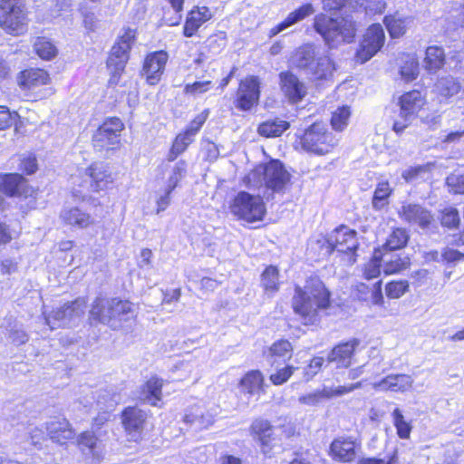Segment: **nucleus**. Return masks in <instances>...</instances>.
I'll list each match as a JSON object with an SVG mask.
<instances>
[{
  "mask_svg": "<svg viewBox=\"0 0 464 464\" xmlns=\"http://www.w3.org/2000/svg\"><path fill=\"white\" fill-rule=\"evenodd\" d=\"M329 306L330 292L319 278H309L304 287L295 286L292 307L304 324H314L319 319V312Z\"/></svg>",
  "mask_w": 464,
  "mask_h": 464,
  "instance_id": "f257e3e1",
  "label": "nucleus"
},
{
  "mask_svg": "<svg viewBox=\"0 0 464 464\" xmlns=\"http://www.w3.org/2000/svg\"><path fill=\"white\" fill-rule=\"evenodd\" d=\"M253 188H265L264 197L266 199L275 194L285 193L290 183L291 175L283 163L272 160L267 163L256 166L246 177Z\"/></svg>",
  "mask_w": 464,
  "mask_h": 464,
  "instance_id": "f03ea898",
  "label": "nucleus"
},
{
  "mask_svg": "<svg viewBox=\"0 0 464 464\" xmlns=\"http://www.w3.org/2000/svg\"><path fill=\"white\" fill-rule=\"evenodd\" d=\"M314 28L330 48L336 47L343 42L350 43L355 35L354 23L346 17L334 19L327 14H319L314 19Z\"/></svg>",
  "mask_w": 464,
  "mask_h": 464,
  "instance_id": "7ed1b4c3",
  "label": "nucleus"
},
{
  "mask_svg": "<svg viewBox=\"0 0 464 464\" xmlns=\"http://www.w3.org/2000/svg\"><path fill=\"white\" fill-rule=\"evenodd\" d=\"M302 148L310 153L324 155L329 153L338 143V139L322 122L309 126L300 136Z\"/></svg>",
  "mask_w": 464,
  "mask_h": 464,
  "instance_id": "20e7f679",
  "label": "nucleus"
},
{
  "mask_svg": "<svg viewBox=\"0 0 464 464\" xmlns=\"http://www.w3.org/2000/svg\"><path fill=\"white\" fill-rule=\"evenodd\" d=\"M26 24V8L23 0H0V26L6 33L22 34Z\"/></svg>",
  "mask_w": 464,
  "mask_h": 464,
  "instance_id": "39448f33",
  "label": "nucleus"
},
{
  "mask_svg": "<svg viewBox=\"0 0 464 464\" xmlns=\"http://www.w3.org/2000/svg\"><path fill=\"white\" fill-rule=\"evenodd\" d=\"M135 39V31L128 28L120 36L118 42L112 46L107 60V67L111 72L109 83L116 85L121 72L124 71L129 60V52Z\"/></svg>",
  "mask_w": 464,
  "mask_h": 464,
  "instance_id": "423d86ee",
  "label": "nucleus"
},
{
  "mask_svg": "<svg viewBox=\"0 0 464 464\" xmlns=\"http://www.w3.org/2000/svg\"><path fill=\"white\" fill-rule=\"evenodd\" d=\"M230 211L237 219L253 223L263 219L266 207L260 196L240 191L234 198L230 205Z\"/></svg>",
  "mask_w": 464,
  "mask_h": 464,
  "instance_id": "0eeeda50",
  "label": "nucleus"
},
{
  "mask_svg": "<svg viewBox=\"0 0 464 464\" xmlns=\"http://www.w3.org/2000/svg\"><path fill=\"white\" fill-rule=\"evenodd\" d=\"M330 252H337L346 257L349 264L356 262V251L359 247L357 232L346 226H340L326 239Z\"/></svg>",
  "mask_w": 464,
  "mask_h": 464,
  "instance_id": "6e6552de",
  "label": "nucleus"
},
{
  "mask_svg": "<svg viewBox=\"0 0 464 464\" xmlns=\"http://www.w3.org/2000/svg\"><path fill=\"white\" fill-rule=\"evenodd\" d=\"M123 129L124 124L120 118L106 119L92 136L94 149L98 151H110L118 148Z\"/></svg>",
  "mask_w": 464,
  "mask_h": 464,
  "instance_id": "1a4fd4ad",
  "label": "nucleus"
},
{
  "mask_svg": "<svg viewBox=\"0 0 464 464\" xmlns=\"http://www.w3.org/2000/svg\"><path fill=\"white\" fill-rule=\"evenodd\" d=\"M86 303L83 298H78L71 303H66L60 308L45 315L46 324L51 330L58 327H66L73 324L84 314Z\"/></svg>",
  "mask_w": 464,
  "mask_h": 464,
  "instance_id": "9d476101",
  "label": "nucleus"
},
{
  "mask_svg": "<svg viewBox=\"0 0 464 464\" xmlns=\"http://www.w3.org/2000/svg\"><path fill=\"white\" fill-rule=\"evenodd\" d=\"M424 103V97L420 91L413 90L401 95L399 101L400 119L394 121L393 130L396 133L402 132Z\"/></svg>",
  "mask_w": 464,
  "mask_h": 464,
  "instance_id": "9b49d317",
  "label": "nucleus"
},
{
  "mask_svg": "<svg viewBox=\"0 0 464 464\" xmlns=\"http://www.w3.org/2000/svg\"><path fill=\"white\" fill-rule=\"evenodd\" d=\"M260 97V82L256 76H248L241 80L234 104L242 111H248L258 103Z\"/></svg>",
  "mask_w": 464,
  "mask_h": 464,
  "instance_id": "f8f14e48",
  "label": "nucleus"
},
{
  "mask_svg": "<svg viewBox=\"0 0 464 464\" xmlns=\"http://www.w3.org/2000/svg\"><path fill=\"white\" fill-rule=\"evenodd\" d=\"M384 31L381 24H374L371 25L360 44L356 57L362 63L370 60L384 44Z\"/></svg>",
  "mask_w": 464,
  "mask_h": 464,
  "instance_id": "ddd939ff",
  "label": "nucleus"
},
{
  "mask_svg": "<svg viewBox=\"0 0 464 464\" xmlns=\"http://www.w3.org/2000/svg\"><path fill=\"white\" fill-rule=\"evenodd\" d=\"M400 218L411 226L427 229L434 221L431 212L420 204L407 203L399 211Z\"/></svg>",
  "mask_w": 464,
  "mask_h": 464,
  "instance_id": "4468645a",
  "label": "nucleus"
},
{
  "mask_svg": "<svg viewBox=\"0 0 464 464\" xmlns=\"http://www.w3.org/2000/svg\"><path fill=\"white\" fill-rule=\"evenodd\" d=\"M168 58V53L164 51L152 53L146 57L143 72L150 84L154 85L160 80Z\"/></svg>",
  "mask_w": 464,
  "mask_h": 464,
  "instance_id": "2eb2a0df",
  "label": "nucleus"
},
{
  "mask_svg": "<svg viewBox=\"0 0 464 464\" xmlns=\"http://www.w3.org/2000/svg\"><path fill=\"white\" fill-rule=\"evenodd\" d=\"M121 419L124 429L136 440L143 430L147 412L138 407H128L122 411Z\"/></svg>",
  "mask_w": 464,
  "mask_h": 464,
  "instance_id": "dca6fc26",
  "label": "nucleus"
},
{
  "mask_svg": "<svg viewBox=\"0 0 464 464\" xmlns=\"http://www.w3.org/2000/svg\"><path fill=\"white\" fill-rule=\"evenodd\" d=\"M413 378L409 374H389L380 382L373 383V388L380 392H407L412 388Z\"/></svg>",
  "mask_w": 464,
  "mask_h": 464,
  "instance_id": "f3484780",
  "label": "nucleus"
},
{
  "mask_svg": "<svg viewBox=\"0 0 464 464\" xmlns=\"http://www.w3.org/2000/svg\"><path fill=\"white\" fill-rule=\"evenodd\" d=\"M281 89L292 102H300L306 94L304 84L291 72H283L279 74Z\"/></svg>",
  "mask_w": 464,
  "mask_h": 464,
  "instance_id": "a211bd4d",
  "label": "nucleus"
},
{
  "mask_svg": "<svg viewBox=\"0 0 464 464\" xmlns=\"http://www.w3.org/2000/svg\"><path fill=\"white\" fill-rule=\"evenodd\" d=\"M49 438L56 443L65 444L74 438L75 432L65 418H54L46 423Z\"/></svg>",
  "mask_w": 464,
  "mask_h": 464,
  "instance_id": "6ab92c4d",
  "label": "nucleus"
},
{
  "mask_svg": "<svg viewBox=\"0 0 464 464\" xmlns=\"http://www.w3.org/2000/svg\"><path fill=\"white\" fill-rule=\"evenodd\" d=\"M86 179L92 191L98 192L107 188L112 182L111 173L105 169L102 163H94L85 169Z\"/></svg>",
  "mask_w": 464,
  "mask_h": 464,
  "instance_id": "aec40b11",
  "label": "nucleus"
},
{
  "mask_svg": "<svg viewBox=\"0 0 464 464\" xmlns=\"http://www.w3.org/2000/svg\"><path fill=\"white\" fill-rule=\"evenodd\" d=\"M360 341L353 338L334 346L328 354V361L336 363L338 368H347L352 363V357Z\"/></svg>",
  "mask_w": 464,
  "mask_h": 464,
  "instance_id": "412c9836",
  "label": "nucleus"
},
{
  "mask_svg": "<svg viewBox=\"0 0 464 464\" xmlns=\"http://www.w3.org/2000/svg\"><path fill=\"white\" fill-rule=\"evenodd\" d=\"M252 433L255 435L263 448L265 454L269 453L276 445V438L275 428L266 420H256L251 425Z\"/></svg>",
  "mask_w": 464,
  "mask_h": 464,
  "instance_id": "4be33fe9",
  "label": "nucleus"
},
{
  "mask_svg": "<svg viewBox=\"0 0 464 464\" xmlns=\"http://www.w3.org/2000/svg\"><path fill=\"white\" fill-rule=\"evenodd\" d=\"M315 12L314 5L311 3L304 4L289 13L285 19L274 26L269 31V37H274L279 33L285 31L290 26L304 20L306 17L312 15Z\"/></svg>",
  "mask_w": 464,
  "mask_h": 464,
  "instance_id": "5701e85b",
  "label": "nucleus"
},
{
  "mask_svg": "<svg viewBox=\"0 0 464 464\" xmlns=\"http://www.w3.org/2000/svg\"><path fill=\"white\" fill-rule=\"evenodd\" d=\"M357 445L350 439H336L330 446L332 457L339 461L350 462L356 457Z\"/></svg>",
  "mask_w": 464,
  "mask_h": 464,
  "instance_id": "b1692460",
  "label": "nucleus"
},
{
  "mask_svg": "<svg viewBox=\"0 0 464 464\" xmlns=\"http://www.w3.org/2000/svg\"><path fill=\"white\" fill-rule=\"evenodd\" d=\"M49 81L48 73L39 68H31L21 72L17 77L18 84L24 90H33L44 85Z\"/></svg>",
  "mask_w": 464,
  "mask_h": 464,
  "instance_id": "393cba45",
  "label": "nucleus"
},
{
  "mask_svg": "<svg viewBox=\"0 0 464 464\" xmlns=\"http://www.w3.org/2000/svg\"><path fill=\"white\" fill-rule=\"evenodd\" d=\"M316 57L315 46L306 44L296 49L292 57V63L307 75L312 66H314Z\"/></svg>",
  "mask_w": 464,
  "mask_h": 464,
  "instance_id": "a878e982",
  "label": "nucleus"
},
{
  "mask_svg": "<svg viewBox=\"0 0 464 464\" xmlns=\"http://www.w3.org/2000/svg\"><path fill=\"white\" fill-rule=\"evenodd\" d=\"M212 16L210 10L206 7H198L189 12L183 28V34L186 37H191L195 34L201 24L208 21Z\"/></svg>",
  "mask_w": 464,
  "mask_h": 464,
  "instance_id": "bb28decb",
  "label": "nucleus"
},
{
  "mask_svg": "<svg viewBox=\"0 0 464 464\" xmlns=\"http://www.w3.org/2000/svg\"><path fill=\"white\" fill-rule=\"evenodd\" d=\"M162 380L152 377L141 387L138 399L145 403L157 406L161 401Z\"/></svg>",
  "mask_w": 464,
  "mask_h": 464,
  "instance_id": "cd10ccee",
  "label": "nucleus"
},
{
  "mask_svg": "<svg viewBox=\"0 0 464 464\" xmlns=\"http://www.w3.org/2000/svg\"><path fill=\"white\" fill-rule=\"evenodd\" d=\"M91 318L112 328L111 298L97 297L90 311Z\"/></svg>",
  "mask_w": 464,
  "mask_h": 464,
  "instance_id": "c85d7f7f",
  "label": "nucleus"
},
{
  "mask_svg": "<svg viewBox=\"0 0 464 464\" xmlns=\"http://www.w3.org/2000/svg\"><path fill=\"white\" fill-rule=\"evenodd\" d=\"M112 304V328L121 326L122 322L130 320L134 315L132 304L127 300L111 298Z\"/></svg>",
  "mask_w": 464,
  "mask_h": 464,
  "instance_id": "c756f323",
  "label": "nucleus"
},
{
  "mask_svg": "<svg viewBox=\"0 0 464 464\" xmlns=\"http://www.w3.org/2000/svg\"><path fill=\"white\" fill-rule=\"evenodd\" d=\"M77 445L80 450L87 457L99 459L101 457V442L91 431L81 433L77 439Z\"/></svg>",
  "mask_w": 464,
  "mask_h": 464,
  "instance_id": "7c9ffc66",
  "label": "nucleus"
},
{
  "mask_svg": "<svg viewBox=\"0 0 464 464\" xmlns=\"http://www.w3.org/2000/svg\"><path fill=\"white\" fill-rule=\"evenodd\" d=\"M334 70V63L328 55L317 56L307 75L314 80H323L332 76Z\"/></svg>",
  "mask_w": 464,
  "mask_h": 464,
  "instance_id": "2f4dec72",
  "label": "nucleus"
},
{
  "mask_svg": "<svg viewBox=\"0 0 464 464\" xmlns=\"http://www.w3.org/2000/svg\"><path fill=\"white\" fill-rule=\"evenodd\" d=\"M444 63L445 53L441 47L432 45L426 49L423 66L429 72H436L443 67Z\"/></svg>",
  "mask_w": 464,
  "mask_h": 464,
  "instance_id": "473e14b6",
  "label": "nucleus"
},
{
  "mask_svg": "<svg viewBox=\"0 0 464 464\" xmlns=\"http://www.w3.org/2000/svg\"><path fill=\"white\" fill-rule=\"evenodd\" d=\"M290 127V123L280 118L267 120L259 124L257 131L266 138L279 137Z\"/></svg>",
  "mask_w": 464,
  "mask_h": 464,
  "instance_id": "72a5a7b5",
  "label": "nucleus"
},
{
  "mask_svg": "<svg viewBox=\"0 0 464 464\" xmlns=\"http://www.w3.org/2000/svg\"><path fill=\"white\" fill-rule=\"evenodd\" d=\"M61 218L66 224L76 226L80 228L87 227L93 222L91 216L82 211L79 208L63 209L61 213Z\"/></svg>",
  "mask_w": 464,
  "mask_h": 464,
  "instance_id": "f704fd0d",
  "label": "nucleus"
},
{
  "mask_svg": "<svg viewBox=\"0 0 464 464\" xmlns=\"http://www.w3.org/2000/svg\"><path fill=\"white\" fill-rule=\"evenodd\" d=\"M460 89V83L452 76L441 77L434 85V92L442 99H450L458 94Z\"/></svg>",
  "mask_w": 464,
  "mask_h": 464,
  "instance_id": "c9c22d12",
  "label": "nucleus"
},
{
  "mask_svg": "<svg viewBox=\"0 0 464 464\" xmlns=\"http://www.w3.org/2000/svg\"><path fill=\"white\" fill-rule=\"evenodd\" d=\"M293 354V346L287 340L281 339L275 342L269 348L267 359L271 365H274L276 359H281L283 362L289 360Z\"/></svg>",
  "mask_w": 464,
  "mask_h": 464,
  "instance_id": "e433bc0d",
  "label": "nucleus"
},
{
  "mask_svg": "<svg viewBox=\"0 0 464 464\" xmlns=\"http://www.w3.org/2000/svg\"><path fill=\"white\" fill-rule=\"evenodd\" d=\"M185 421L190 423L196 430H202L213 423L214 417L208 411H204V409L197 407L185 415Z\"/></svg>",
  "mask_w": 464,
  "mask_h": 464,
  "instance_id": "4c0bfd02",
  "label": "nucleus"
},
{
  "mask_svg": "<svg viewBox=\"0 0 464 464\" xmlns=\"http://www.w3.org/2000/svg\"><path fill=\"white\" fill-rule=\"evenodd\" d=\"M384 268L386 275L400 273L410 266L411 261L407 256L392 255L390 257L386 254L383 255Z\"/></svg>",
  "mask_w": 464,
  "mask_h": 464,
  "instance_id": "58836bf2",
  "label": "nucleus"
},
{
  "mask_svg": "<svg viewBox=\"0 0 464 464\" xmlns=\"http://www.w3.org/2000/svg\"><path fill=\"white\" fill-rule=\"evenodd\" d=\"M24 186V179L16 173L7 174L4 177L2 188L3 194L15 196L22 193Z\"/></svg>",
  "mask_w": 464,
  "mask_h": 464,
  "instance_id": "ea45409f",
  "label": "nucleus"
},
{
  "mask_svg": "<svg viewBox=\"0 0 464 464\" xmlns=\"http://www.w3.org/2000/svg\"><path fill=\"white\" fill-rule=\"evenodd\" d=\"M409 241V234L404 228H395L388 236L385 244L382 246L384 250L393 251L403 248Z\"/></svg>",
  "mask_w": 464,
  "mask_h": 464,
  "instance_id": "a19ab883",
  "label": "nucleus"
},
{
  "mask_svg": "<svg viewBox=\"0 0 464 464\" xmlns=\"http://www.w3.org/2000/svg\"><path fill=\"white\" fill-rule=\"evenodd\" d=\"M433 167L434 164L430 162L422 165L410 167L402 171L401 177L408 183L414 182L420 179H424L429 177Z\"/></svg>",
  "mask_w": 464,
  "mask_h": 464,
  "instance_id": "79ce46f5",
  "label": "nucleus"
},
{
  "mask_svg": "<svg viewBox=\"0 0 464 464\" xmlns=\"http://www.w3.org/2000/svg\"><path fill=\"white\" fill-rule=\"evenodd\" d=\"M264 377L259 371H251L241 380V386L249 394L257 393L263 386Z\"/></svg>",
  "mask_w": 464,
  "mask_h": 464,
  "instance_id": "37998d69",
  "label": "nucleus"
},
{
  "mask_svg": "<svg viewBox=\"0 0 464 464\" xmlns=\"http://www.w3.org/2000/svg\"><path fill=\"white\" fill-rule=\"evenodd\" d=\"M194 140V138L184 131L177 135L168 154V160L173 161L179 155L183 153Z\"/></svg>",
  "mask_w": 464,
  "mask_h": 464,
  "instance_id": "c03bdc74",
  "label": "nucleus"
},
{
  "mask_svg": "<svg viewBox=\"0 0 464 464\" xmlns=\"http://www.w3.org/2000/svg\"><path fill=\"white\" fill-rule=\"evenodd\" d=\"M279 272L276 266H270L261 275V285L266 292L276 293L279 289Z\"/></svg>",
  "mask_w": 464,
  "mask_h": 464,
  "instance_id": "a18cd8bd",
  "label": "nucleus"
},
{
  "mask_svg": "<svg viewBox=\"0 0 464 464\" xmlns=\"http://www.w3.org/2000/svg\"><path fill=\"white\" fill-rule=\"evenodd\" d=\"M392 422L396 428L397 435L402 440L410 438L412 426L410 421H407L399 408L393 410L392 413Z\"/></svg>",
  "mask_w": 464,
  "mask_h": 464,
  "instance_id": "49530a36",
  "label": "nucleus"
},
{
  "mask_svg": "<svg viewBox=\"0 0 464 464\" xmlns=\"http://www.w3.org/2000/svg\"><path fill=\"white\" fill-rule=\"evenodd\" d=\"M35 53L44 60H51L57 54L55 45L45 37H38L34 43Z\"/></svg>",
  "mask_w": 464,
  "mask_h": 464,
  "instance_id": "de8ad7c7",
  "label": "nucleus"
},
{
  "mask_svg": "<svg viewBox=\"0 0 464 464\" xmlns=\"http://www.w3.org/2000/svg\"><path fill=\"white\" fill-rule=\"evenodd\" d=\"M400 72L401 78L406 82L415 80L419 74L418 60L411 55H406L404 64L401 66Z\"/></svg>",
  "mask_w": 464,
  "mask_h": 464,
  "instance_id": "09e8293b",
  "label": "nucleus"
},
{
  "mask_svg": "<svg viewBox=\"0 0 464 464\" xmlns=\"http://www.w3.org/2000/svg\"><path fill=\"white\" fill-rule=\"evenodd\" d=\"M391 188L388 182H381L375 188L372 198V207L380 210L387 205V199L391 195Z\"/></svg>",
  "mask_w": 464,
  "mask_h": 464,
  "instance_id": "8fccbe9b",
  "label": "nucleus"
},
{
  "mask_svg": "<svg viewBox=\"0 0 464 464\" xmlns=\"http://www.w3.org/2000/svg\"><path fill=\"white\" fill-rule=\"evenodd\" d=\"M350 115L351 111L348 106L338 108L332 115L331 124L333 129L339 131L343 130L348 124Z\"/></svg>",
  "mask_w": 464,
  "mask_h": 464,
  "instance_id": "3c124183",
  "label": "nucleus"
},
{
  "mask_svg": "<svg viewBox=\"0 0 464 464\" xmlns=\"http://www.w3.org/2000/svg\"><path fill=\"white\" fill-rule=\"evenodd\" d=\"M388 297L397 299L409 291V283L406 280L392 281L386 285Z\"/></svg>",
  "mask_w": 464,
  "mask_h": 464,
  "instance_id": "603ef678",
  "label": "nucleus"
},
{
  "mask_svg": "<svg viewBox=\"0 0 464 464\" xmlns=\"http://www.w3.org/2000/svg\"><path fill=\"white\" fill-rule=\"evenodd\" d=\"M446 183L454 194H464V170H458L448 176Z\"/></svg>",
  "mask_w": 464,
  "mask_h": 464,
  "instance_id": "864d4df0",
  "label": "nucleus"
},
{
  "mask_svg": "<svg viewBox=\"0 0 464 464\" xmlns=\"http://www.w3.org/2000/svg\"><path fill=\"white\" fill-rule=\"evenodd\" d=\"M186 162L184 160L178 161L172 169V173L168 179L167 188L169 191H173L179 182L186 174Z\"/></svg>",
  "mask_w": 464,
  "mask_h": 464,
  "instance_id": "5fc2aeb1",
  "label": "nucleus"
},
{
  "mask_svg": "<svg viewBox=\"0 0 464 464\" xmlns=\"http://www.w3.org/2000/svg\"><path fill=\"white\" fill-rule=\"evenodd\" d=\"M384 24L392 38L400 37L405 33V23L402 19L394 16H386Z\"/></svg>",
  "mask_w": 464,
  "mask_h": 464,
  "instance_id": "6e6d98bb",
  "label": "nucleus"
},
{
  "mask_svg": "<svg viewBox=\"0 0 464 464\" xmlns=\"http://www.w3.org/2000/svg\"><path fill=\"white\" fill-rule=\"evenodd\" d=\"M296 369L295 366L286 365L272 373L269 376V380L274 385H282L291 378Z\"/></svg>",
  "mask_w": 464,
  "mask_h": 464,
  "instance_id": "4d7b16f0",
  "label": "nucleus"
},
{
  "mask_svg": "<svg viewBox=\"0 0 464 464\" xmlns=\"http://www.w3.org/2000/svg\"><path fill=\"white\" fill-rule=\"evenodd\" d=\"M325 400H328V397L327 391H325V387H324L322 390L301 396L299 402L308 406H317Z\"/></svg>",
  "mask_w": 464,
  "mask_h": 464,
  "instance_id": "13d9d810",
  "label": "nucleus"
},
{
  "mask_svg": "<svg viewBox=\"0 0 464 464\" xmlns=\"http://www.w3.org/2000/svg\"><path fill=\"white\" fill-rule=\"evenodd\" d=\"M356 3L370 14H382L386 6L384 0H357Z\"/></svg>",
  "mask_w": 464,
  "mask_h": 464,
  "instance_id": "bf43d9fd",
  "label": "nucleus"
},
{
  "mask_svg": "<svg viewBox=\"0 0 464 464\" xmlns=\"http://www.w3.org/2000/svg\"><path fill=\"white\" fill-rule=\"evenodd\" d=\"M208 117V111L205 110L201 113L198 114L188 124L185 131L191 135L193 138L199 131L205 121Z\"/></svg>",
  "mask_w": 464,
  "mask_h": 464,
  "instance_id": "052dcab7",
  "label": "nucleus"
},
{
  "mask_svg": "<svg viewBox=\"0 0 464 464\" xmlns=\"http://www.w3.org/2000/svg\"><path fill=\"white\" fill-rule=\"evenodd\" d=\"M459 223V215L457 209H445L441 217V225L449 228L456 227Z\"/></svg>",
  "mask_w": 464,
  "mask_h": 464,
  "instance_id": "680f3d73",
  "label": "nucleus"
},
{
  "mask_svg": "<svg viewBox=\"0 0 464 464\" xmlns=\"http://www.w3.org/2000/svg\"><path fill=\"white\" fill-rule=\"evenodd\" d=\"M361 385H362L361 382H356L353 384L338 386L336 388L327 387V386H324V387H325V391H327L328 399H331L333 397H338V396H342L343 394L349 393V392L354 391L355 389L360 388Z\"/></svg>",
  "mask_w": 464,
  "mask_h": 464,
  "instance_id": "e2e57ef3",
  "label": "nucleus"
},
{
  "mask_svg": "<svg viewBox=\"0 0 464 464\" xmlns=\"http://www.w3.org/2000/svg\"><path fill=\"white\" fill-rule=\"evenodd\" d=\"M381 274V261L377 258H372L368 262L363 270L364 278L371 280L377 278Z\"/></svg>",
  "mask_w": 464,
  "mask_h": 464,
  "instance_id": "0e129e2a",
  "label": "nucleus"
},
{
  "mask_svg": "<svg viewBox=\"0 0 464 464\" xmlns=\"http://www.w3.org/2000/svg\"><path fill=\"white\" fill-rule=\"evenodd\" d=\"M211 84L210 81L195 82L191 84H186L184 91L188 94L198 95L209 90Z\"/></svg>",
  "mask_w": 464,
  "mask_h": 464,
  "instance_id": "69168bd1",
  "label": "nucleus"
},
{
  "mask_svg": "<svg viewBox=\"0 0 464 464\" xmlns=\"http://www.w3.org/2000/svg\"><path fill=\"white\" fill-rule=\"evenodd\" d=\"M324 362V359L323 357H314L308 366L304 369V376L306 377V380L312 379L314 376H315L319 371L321 370L323 364Z\"/></svg>",
  "mask_w": 464,
  "mask_h": 464,
  "instance_id": "338daca9",
  "label": "nucleus"
},
{
  "mask_svg": "<svg viewBox=\"0 0 464 464\" xmlns=\"http://www.w3.org/2000/svg\"><path fill=\"white\" fill-rule=\"evenodd\" d=\"M28 436L31 444L37 448H41L43 442L46 440L44 430L39 427L29 428Z\"/></svg>",
  "mask_w": 464,
  "mask_h": 464,
  "instance_id": "774afa93",
  "label": "nucleus"
}]
</instances>
